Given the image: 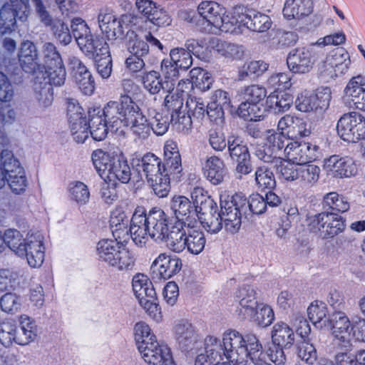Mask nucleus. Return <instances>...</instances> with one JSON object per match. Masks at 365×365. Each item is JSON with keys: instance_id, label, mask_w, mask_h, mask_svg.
Returning <instances> with one entry per match:
<instances>
[{"instance_id": "774afa93", "label": "nucleus", "mask_w": 365, "mask_h": 365, "mask_svg": "<svg viewBox=\"0 0 365 365\" xmlns=\"http://www.w3.org/2000/svg\"><path fill=\"white\" fill-rule=\"evenodd\" d=\"M187 112L195 118L202 120L205 116L206 106L201 98L190 95L186 101Z\"/></svg>"}, {"instance_id": "7c9ffc66", "label": "nucleus", "mask_w": 365, "mask_h": 365, "mask_svg": "<svg viewBox=\"0 0 365 365\" xmlns=\"http://www.w3.org/2000/svg\"><path fill=\"white\" fill-rule=\"evenodd\" d=\"M170 207L177 219L175 223L192 222L197 224V216L192 202L185 196H175L170 203Z\"/></svg>"}, {"instance_id": "412c9836", "label": "nucleus", "mask_w": 365, "mask_h": 365, "mask_svg": "<svg viewBox=\"0 0 365 365\" xmlns=\"http://www.w3.org/2000/svg\"><path fill=\"white\" fill-rule=\"evenodd\" d=\"M317 57V53L314 46L299 48L289 53L287 58V64L292 73L304 74L312 69Z\"/></svg>"}, {"instance_id": "9b49d317", "label": "nucleus", "mask_w": 365, "mask_h": 365, "mask_svg": "<svg viewBox=\"0 0 365 365\" xmlns=\"http://www.w3.org/2000/svg\"><path fill=\"white\" fill-rule=\"evenodd\" d=\"M232 21L236 30L245 26L255 32H264L270 29L272 21L269 16L254 9L242 6L235 7Z\"/></svg>"}, {"instance_id": "39448f33", "label": "nucleus", "mask_w": 365, "mask_h": 365, "mask_svg": "<svg viewBox=\"0 0 365 365\" xmlns=\"http://www.w3.org/2000/svg\"><path fill=\"white\" fill-rule=\"evenodd\" d=\"M96 256L98 260L119 271L130 270L135 265L133 255L116 240H100L96 246Z\"/></svg>"}, {"instance_id": "dca6fc26", "label": "nucleus", "mask_w": 365, "mask_h": 365, "mask_svg": "<svg viewBox=\"0 0 365 365\" xmlns=\"http://www.w3.org/2000/svg\"><path fill=\"white\" fill-rule=\"evenodd\" d=\"M227 149L230 159L236 164L237 178L250 174L252 170L251 155L249 148L239 138L230 137L227 140Z\"/></svg>"}, {"instance_id": "72a5a7b5", "label": "nucleus", "mask_w": 365, "mask_h": 365, "mask_svg": "<svg viewBox=\"0 0 365 365\" xmlns=\"http://www.w3.org/2000/svg\"><path fill=\"white\" fill-rule=\"evenodd\" d=\"M312 11V0H285L282 13L287 20H299L309 16Z\"/></svg>"}, {"instance_id": "a18cd8bd", "label": "nucleus", "mask_w": 365, "mask_h": 365, "mask_svg": "<svg viewBox=\"0 0 365 365\" xmlns=\"http://www.w3.org/2000/svg\"><path fill=\"white\" fill-rule=\"evenodd\" d=\"M298 182L306 187H312L319 181L321 169L314 164L306 163L299 166Z\"/></svg>"}, {"instance_id": "79ce46f5", "label": "nucleus", "mask_w": 365, "mask_h": 365, "mask_svg": "<svg viewBox=\"0 0 365 365\" xmlns=\"http://www.w3.org/2000/svg\"><path fill=\"white\" fill-rule=\"evenodd\" d=\"M20 329H16L17 344L26 345L33 341L36 336V326L34 322L26 315L20 317Z\"/></svg>"}, {"instance_id": "de8ad7c7", "label": "nucleus", "mask_w": 365, "mask_h": 365, "mask_svg": "<svg viewBox=\"0 0 365 365\" xmlns=\"http://www.w3.org/2000/svg\"><path fill=\"white\" fill-rule=\"evenodd\" d=\"M137 166L142 170L146 180L163 171L160 158L150 153L145 154Z\"/></svg>"}, {"instance_id": "aec40b11", "label": "nucleus", "mask_w": 365, "mask_h": 365, "mask_svg": "<svg viewBox=\"0 0 365 365\" xmlns=\"http://www.w3.org/2000/svg\"><path fill=\"white\" fill-rule=\"evenodd\" d=\"M71 26L78 46L84 53L95 52V47L105 42L103 38L92 35L86 23L80 18L73 19Z\"/></svg>"}, {"instance_id": "1a4fd4ad", "label": "nucleus", "mask_w": 365, "mask_h": 365, "mask_svg": "<svg viewBox=\"0 0 365 365\" xmlns=\"http://www.w3.org/2000/svg\"><path fill=\"white\" fill-rule=\"evenodd\" d=\"M43 66L48 81L54 86H62L66 80V68L61 56L56 46L51 42H46L41 48Z\"/></svg>"}, {"instance_id": "13d9d810", "label": "nucleus", "mask_w": 365, "mask_h": 365, "mask_svg": "<svg viewBox=\"0 0 365 365\" xmlns=\"http://www.w3.org/2000/svg\"><path fill=\"white\" fill-rule=\"evenodd\" d=\"M178 68L170 58L163 59L161 62V73L165 79V84L168 92H170L174 88L179 76Z\"/></svg>"}, {"instance_id": "338daca9", "label": "nucleus", "mask_w": 365, "mask_h": 365, "mask_svg": "<svg viewBox=\"0 0 365 365\" xmlns=\"http://www.w3.org/2000/svg\"><path fill=\"white\" fill-rule=\"evenodd\" d=\"M170 57L179 68L187 70L192 64L190 52L182 48L172 49L170 52Z\"/></svg>"}, {"instance_id": "0eeeda50", "label": "nucleus", "mask_w": 365, "mask_h": 365, "mask_svg": "<svg viewBox=\"0 0 365 365\" xmlns=\"http://www.w3.org/2000/svg\"><path fill=\"white\" fill-rule=\"evenodd\" d=\"M199 14L211 26L210 31H220L225 33H235L236 28L231 16L225 15V8L215 1H202L198 7Z\"/></svg>"}, {"instance_id": "bb28decb", "label": "nucleus", "mask_w": 365, "mask_h": 365, "mask_svg": "<svg viewBox=\"0 0 365 365\" xmlns=\"http://www.w3.org/2000/svg\"><path fill=\"white\" fill-rule=\"evenodd\" d=\"M147 223L150 237L157 242H162L166 239L168 242L170 232H168V217L161 209H153L146 213Z\"/></svg>"}, {"instance_id": "6e6d98bb", "label": "nucleus", "mask_w": 365, "mask_h": 365, "mask_svg": "<svg viewBox=\"0 0 365 365\" xmlns=\"http://www.w3.org/2000/svg\"><path fill=\"white\" fill-rule=\"evenodd\" d=\"M51 81L35 83V96L38 106L41 108H46L51 106L53 101V88Z\"/></svg>"}, {"instance_id": "37998d69", "label": "nucleus", "mask_w": 365, "mask_h": 365, "mask_svg": "<svg viewBox=\"0 0 365 365\" xmlns=\"http://www.w3.org/2000/svg\"><path fill=\"white\" fill-rule=\"evenodd\" d=\"M119 156L113 153L98 149L92 153V161L93 165L101 176L106 175L112 167L113 162Z\"/></svg>"}, {"instance_id": "864d4df0", "label": "nucleus", "mask_w": 365, "mask_h": 365, "mask_svg": "<svg viewBox=\"0 0 365 365\" xmlns=\"http://www.w3.org/2000/svg\"><path fill=\"white\" fill-rule=\"evenodd\" d=\"M238 115L246 120L257 121L264 116V110L262 103L242 102L237 110Z\"/></svg>"}, {"instance_id": "423d86ee", "label": "nucleus", "mask_w": 365, "mask_h": 365, "mask_svg": "<svg viewBox=\"0 0 365 365\" xmlns=\"http://www.w3.org/2000/svg\"><path fill=\"white\" fill-rule=\"evenodd\" d=\"M6 183L15 195L24 194L29 184L24 168L10 150L2 151L0 158V189Z\"/></svg>"}, {"instance_id": "3c124183", "label": "nucleus", "mask_w": 365, "mask_h": 365, "mask_svg": "<svg viewBox=\"0 0 365 365\" xmlns=\"http://www.w3.org/2000/svg\"><path fill=\"white\" fill-rule=\"evenodd\" d=\"M200 215L201 223L208 232L215 234L222 230L223 220L221 213L217 212V207H212Z\"/></svg>"}, {"instance_id": "4d7b16f0", "label": "nucleus", "mask_w": 365, "mask_h": 365, "mask_svg": "<svg viewBox=\"0 0 365 365\" xmlns=\"http://www.w3.org/2000/svg\"><path fill=\"white\" fill-rule=\"evenodd\" d=\"M142 83L145 89L150 94H157L161 90L166 91L165 82H163L160 73L155 71L143 73Z\"/></svg>"}, {"instance_id": "a211bd4d", "label": "nucleus", "mask_w": 365, "mask_h": 365, "mask_svg": "<svg viewBox=\"0 0 365 365\" xmlns=\"http://www.w3.org/2000/svg\"><path fill=\"white\" fill-rule=\"evenodd\" d=\"M287 160L301 165L318 159L320 157V148L312 143H299L292 140L283 150Z\"/></svg>"}, {"instance_id": "49530a36", "label": "nucleus", "mask_w": 365, "mask_h": 365, "mask_svg": "<svg viewBox=\"0 0 365 365\" xmlns=\"http://www.w3.org/2000/svg\"><path fill=\"white\" fill-rule=\"evenodd\" d=\"M110 180L117 179L122 183H128L131 177V170L126 160L118 157L113 162L112 167L106 175Z\"/></svg>"}, {"instance_id": "f3484780", "label": "nucleus", "mask_w": 365, "mask_h": 365, "mask_svg": "<svg viewBox=\"0 0 365 365\" xmlns=\"http://www.w3.org/2000/svg\"><path fill=\"white\" fill-rule=\"evenodd\" d=\"M351 64L349 54L343 48H338L319 67L320 75L324 78L335 79L346 73Z\"/></svg>"}, {"instance_id": "7ed1b4c3", "label": "nucleus", "mask_w": 365, "mask_h": 365, "mask_svg": "<svg viewBox=\"0 0 365 365\" xmlns=\"http://www.w3.org/2000/svg\"><path fill=\"white\" fill-rule=\"evenodd\" d=\"M134 337L141 358L148 365H177L170 347L160 344L150 326L145 322L134 326Z\"/></svg>"}, {"instance_id": "8fccbe9b", "label": "nucleus", "mask_w": 365, "mask_h": 365, "mask_svg": "<svg viewBox=\"0 0 365 365\" xmlns=\"http://www.w3.org/2000/svg\"><path fill=\"white\" fill-rule=\"evenodd\" d=\"M325 228L323 239L334 237L345 229L343 217L334 212H325Z\"/></svg>"}, {"instance_id": "ea45409f", "label": "nucleus", "mask_w": 365, "mask_h": 365, "mask_svg": "<svg viewBox=\"0 0 365 365\" xmlns=\"http://www.w3.org/2000/svg\"><path fill=\"white\" fill-rule=\"evenodd\" d=\"M132 286L139 302L145 299H155V290L146 275L140 273L135 274L132 279Z\"/></svg>"}, {"instance_id": "473e14b6", "label": "nucleus", "mask_w": 365, "mask_h": 365, "mask_svg": "<svg viewBox=\"0 0 365 365\" xmlns=\"http://www.w3.org/2000/svg\"><path fill=\"white\" fill-rule=\"evenodd\" d=\"M279 130H287L292 137H307L310 135V125L301 118L291 115H285L278 122Z\"/></svg>"}, {"instance_id": "603ef678", "label": "nucleus", "mask_w": 365, "mask_h": 365, "mask_svg": "<svg viewBox=\"0 0 365 365\" xmlns=\"http://www.w3.org/2000/svg\"><path fill=\"white\" fill-rule=\"evenodd\" d=\"M170 176L163 171L147 180L155 195L159 197H165L168 195L170 190Z\"/></svg>"}, {"instance_id": "0e129e2a", "label": "nucleus", "mask_w": 365, "mask_h": 365, "mask_svg": "<svg viewBox=\"0 0 365 365\" xmlns=\"http://www.w3.org/2000/svg\"><path fill=\"white\" fill-rule=\"evenodd\" d=\"M307 314L312 323L318 327L322 328L323 325L327 327V320L323 321L327 316V308L322 302L316 301L312 303L307 308Z\"/></svg>"}, {"instance_id": "c85d7f7f", "label": "nucleus", "mask_w": 365, "mask_h": 365, "mask_svg": "<svg viewBox=\"0 0 365 365\" xmlns=\"http://www.w3.org/2000/svg\"><path fill=\"white\" fill-rule=\"evenodd\" d=\"M174 335L182 351L193 349L198 341V334L195 327L186 319H181L176 322L174 327Z\"/></svg>"}, {"instance_id": "052dcab7", "label": "nucleus", "mask_w": 365, "mask_h": 365, "mask_svg": "<svg viewBox=\"0 0 365 365\" xmlns=\"http://www.w3.org/2000/svg\"><path fill=\"white\" fill-rule=\"evenodd\" d=\"M197 365H201L200 363H206L209 365H231L227 360V355L222 349H215L213 351L200 354L197 357Z\"/></svg>"}, {"instance_id": "680f3d73", "label": "nucleus", "mask_w": 365, "mask_h": 365, "mask_svg": "<svg viewBox=\"0 0 365 365\" xmlns=\"http://www.w3.org/2000/svg\"><path fill=\"white\" fill-rule=\"evenodd\" d=\"M323 205L339 212H345L349 209L347 199L336 192L327 193L323 197Z\"/></svg>"}, {"instance_id": "bf43d9fd", "label": "nucleus", "mask_w": 365, "mask_h": 365, "mask_svg": "<svg viewBox=\"0 0 365 365\" xmlns=\"http://www.w3.org/2000/svg\"><path fill=\"white\" fill-rule=\"evenodd\" d=\"M267 143L269 144L268 150H272L276 154L283 153V150L292 139L287 138L282 133H277L273 130H268L266 134Z\"/></svg>"}, {"instance_id": "4c0bfd02", "label": "nucleus", "mask_w": 365, "mask_h": 365, "mask_svg": "<svg viewBox=\"0 0 365 365\" xmlns=\"http://www.w3.org/2000/svg\"><path fill=\"white\" fill-rule=\"evenodd\" d=\"M203 173L212 184H220L226 174L223 160L217 156L208 158L203 168Z\"/></svg>"}, {"instance_id": "c756f323", "label": "nucleus", "mask_w": 365, "mask_h": 365, "mask_svg": "<svg viewBox=\"0 0 365 365\" xmlns=\"http://www.w3.org/2000/svg\"><path fill=\"white\" fill-rule=\"evenodd\" d=\"M18 58L21 67L25 72L34 73L40 70L38 51L32 41L27 40L21 43Z\"/></svg>"}, {"instance_id": "e2e57ef3", "label": "nucleus", "mask_w": 365, "mask_h": 365, "mask_svg": "<svg viewBox=\"0 0 365 365\" xmlns=\"http://www.w3.org/2000/svg\"><path fill=\"white\" fill-rule=\"evenodd\" d=\"M255 182L259 188L273 189L276 186V180L273 172L267 165L259 166L255 173Z\"/></svg>"}, {"instance_id": "f03ea898", "label": "nucleus", "mask_w": 365, "mask_h": 365, "mask_svg": "<svg viewBox=\"0 0 365 365\" xmlns=\"http://www.w3.org/2000/svg\"><path fill=\"white\" fill-rule=\"evenodd\" d=\"M222 343L227 360L238 365L250 361L255 365L262 364V346L255 335L244 337L236 330H228L223 334Z\"/></svg>"}, {"instance_id": "2eb2a0df", "label": "nucleus", "mask_w": 365, "mask_h": 365, "mask_svg": "<svg viewBox=\"0 0 365 365\" xmlns=\"http://www.w3.org/2000/svg\"><path fill=\"white\" fill-rule=\"evenodd\" d=\"M67 103V115L71 135L76 142L83 143L90 134L83 109L73 99H68Z\"/></svg>"}, {"instance_id": "4468645a", "label": "nucleus", "mask_w": 365, "mask_h": 365, "mask_svg": "<svg viewBox=\"0 0 365 365\" xmlns=\"http://www.w3.org/2000/svg\"><path fill=\"white\" fill-rule=\"evenodd\" d=\"M331 98L328 87L318 88L315 93L304 91L297 96L295 107L301 112H321L329 106Z\"/></svg>"}, {"instance_id": "cd10ccee", "label": "nucleus", "mask_w": 365, "mask_h": 365, "mask_svg": "<svg viewBox=\"0 0 365 365\" xmlns=\"http://www.w3.org/2000/svg\"><path fill=\"white\" fill-rule=\"evenodd\" d=\"M324 169L336 178H349L357 173V165L349 157L331 155L324 161Z\"/></svg>"}, {"instance_id": "c03bdc74", "label": "nucleus", "mask_w": 365, "mask_h": 365, "mask_svg": "<svg viewBox=\"0 0 365 365\" xmlns=\"http://www.w3.org/2000/svg\"><path fill=\"white\" fill-rule=\"evenodd\" d=\"M129 221L128 217L121 208H116L112 212L110 225L115 237L121 238L125 235H128V224Z\"/></svg>"}, {"instance_id": "f8f14e48", "label": "nucleus", "mask_w": 365, "mask_h": 365, "mask_svg": "<svg viewBox=\"0 0 365 365\" xmlns=\"http://www.w3.org/2000/svg\"><path fill=\"white\" fill-rule=\"evenodd\" d=\"M29 14V0H10L0 9V36L11 33L16 27V20H26Z\"/></svg>"}, {"instance_id": "ddd939ff", "label": "nucleus", "mask_w": 365, "mask_h": 365, "mask_svg": "<svg viewBox=\"0 0 365 365\" xmlns=\"http://www.w3.org/2000/svg\"><path fill=\"white\" fill-rule=\"evenodd\" d=\"M327 327L331 329L333 335V344L341 350L348 351L351 346V322L346 314L341 311H335L327 319Z\"/></svg>"}, {"instance_id": "c9c22d12", "label": "nucleus", "mask_w": 365, "mask_h": 365, "mask_svg": "<svg viewBox=\"0 0 365 365\" xmlns=\"http://www.w3.org/2000/svg\"><path fill=\"white\" fill-rule=\"evenodd\" d=\"M133 17L131 15H123L120 21H118L111 14H100L98 16V23L101 30L106 33L108 37L118 36L122 34V24L130 21Z\"/></svg>"}, {"instance_id": "20e7f679", "label": "nucleus", "mask_w": 365, "mask_h": 365, "mask_svg": "<svg viewBox=\"0 0 365 365\" xmlns=\"http://www.w3.org/2000/svg\"><path fill=\"white\" fill-rule=\"evenodd\" d=\"M192 222L175 223L170 232L168 247L170 250L181 253L187 250L192 255L201 253L205 246L206 239L204 233Z\"/></svg>"}, {"instance_id": "58836bf2", "label": "nucleus", "mask_w": 365, "mask_h": 365, "mask_svg": "<svg viewBox=\"0 0 365 365\" xmlns=\"http://www.w3.org/2000/svg\"><path fill=\"white\" fill-rule=\"evenodd\" d=\"M210 47L218 54L230 59H240L244 55L242 46L218 38H212L210 40Z\"/></svg>"}, {"instance_id": "4be33fe9", "label": "nucleus", "mask_w": 365, "mask_h": 365, "mask_svg": "<svg viewBox=\"0 0 365 365\" xmlns=\"http://www.w3.org/2000/svg\"><path fill=\"white\" fill-rule=\"evenodd\" d=\"M182 268V261L161 253L151 264V277L153 280H166L178 273Z\"/></svg>"}, {"instance_id": "393cba45", "label": "nucleus", "mask_w": 365, "mask_h": 365, "mask_svg": "<svg viewBox=\"0 0 365 365\" xmlns=\"http://www.w3.org/2000/svg\"><path fill=\"white\" fill-rule=\"evenodd\" d=\"M365 77L351 78L344 89V100L349 107L365 110Z\"/></svg>"}, {"instance_id": "f257e3e1", "label": "nucleus", "mask_w": 365, "mask_h": 365, "mask_svg": "<svg viewBox=\"0 0 365 365\" xmlns=\"http://www.w3.org/2000/svg\"><path fill=\"white\" fill-rule=\"evenodd\" d=\"M106 115L115 128L129 127L133 135L140 140L147 139L153 131L163 135L169 128L168 118L160 113L148 121L140 107L128 95L122 96L120 102L110 101L105 110Z\"/></svg>"}, {"instance_id": "b1692460", "label": "nucleus", "mask_w": 365, "mask_h": 365, "mask_svg": "<svg viewBox=\"0 0 365 365\" xmlns=\"http://www.w3.org/2000/svg\"><path fill=\"white\" fill-rule=\"evenodd\" d=\"M68 65L81 91L87 96L93 94L96 84L94 78L87 67L78 58L73 56H69Z\"/></svg>"}, {"instance_id": "6e6552de", "label": "nucleus", "mask_w": 365, "mask_h": 365, "mask_svg": "<svg viewBox=\"0 0 365 365\" xmlns=\"http://www.w3.org/2000/svg\"><path fill=\"white\" fill-rule=\"evenodd\" d=\"M220 205L225 230L232 234L237 232L242 224V213L247 210L246 197L242 193H236L221 200Z\"/></svg>"}, {"instance_id": "9d476101", "label": "nucleus", "mask_w": 365, "mask_h": 365, "mask_svg": "<svg viewBox=\"0 0 365 365\" xmlns=\"http://www.w3.org/2000/svg\"><path fill=\"white\" fill-rule=\"evenodd\" d=\"M339 136L348 143H357L365 138V117L358 112L344 113L338 120Z\"/></svg>"}, {"instance_id": "a19ab883", "label": "nucleus", "mask_w": 365, "mask_h": 365, "mask_svg": "<svg viewBox=\"0 0 365 365\" xmlns=\"http://www.w3.org/2000/svg\"><path fill=\"white\" fill-rule=\"evenodd\" d=\"M272 341L277 346L289 348L294 342L292 329L284 322H277L272 327Z\"/></svg>"}, {"instance_id": "2f4dec72", "label": "nucleus", "mask_w": 365, "mask_h": 365, "mask_svg": "<svg viewBox=\"0 0 365 365\" xmlns=\"http://www.w3.org/2000/svg\"><path fill=\"white\" fill-rule=\"evenodd\" d=\"M108 106V104L105 106L102 113L101 110H98L96 113V110L93 112H89V122L88 128L90 134L92 138L97 141L103 140L108 134V124L115 131H118V129H115L112 125L108 119V117L106 115L105 110Z\"/></svg>"}, {"instance_id": "f704fd0d", "label": "nucleus", "mask_w": 365, "mask_h": 365, "mask_svg": "<svg viewBox=\"0 0 365 365\" xmlns=\"http://www.w3.org/2000/svg\"><path fill=\"white\" fill-rule=\"evenodd\" d=\"M94 58L98 73L103 78H108L112 71V60L108 44L105 41L100 46L95 47V52L85 53Z\"/></svg>"}, {"instance_id": "a878e982", "label": "nucleus", "mask_w": 365, "mask_h": 365, "mask_svg": "<svg viewBox=\"0 0 365 365\" xmlns=\"http://www.w3.org/2000/svg\"><path fill=\"white\" fill-rule=\"evenodd\" d=\"M128 230L137 246L143 247L146 245L150 237V232L147 223L146 212L143 207L135 208Z\"/></svg>"}, {"instance_id": "5fc2aeb1", "label": "nucleus", "mask_w": 365, "mask_h": 365, "mask_svg": "<svg viewBox=\"0 0 365 365\" xmlns=\"http://www.w3.org/2000/svg\"><path fill=\"white\" fill-rule=\"evenodd\" d=\"M253 312L247 317L251 318L259 326L266 327L270 325L274 319L273 309L266 304L259 303L257 308L254 309Z\"/></svg>"}, {"instance_id": "6ab92c4d", "label": "nucleus", "mask_w": 365, "mask_h": 365, "mask_svg": "<svg viewBox=\"0 0 365 365\" xmlns=\"http://www.w3.org/2000/svg\"><path fill=\"white\" fill-rule=\"evenodd\" d=\"M18 255L26 257L30 267H40L45 256L43 235L40 232L29 234L25 238L24 247L18 252Z\"/></svg>"}, {"instance_id": "5701e85b", "label": "nucleus", "mask_w": 365, "mask_h": 365, "mask_svg": "<svg viewBox=\"0 0 365 365\" xmlns=\"http://www.w3.org/2000/svg\"><path fill=\"white\" fill-rule=\"evenodd\" d=\"M36 11L41 21L46 26H51V29L56 39L63 45L70 43L72 39L68 26L61 20H53L48 12L46 10L41 0H32Z\"/></svg>"}, {"instance_id": "69168bd1", "label": "nucleus", "mask_w": 365, "mask_h": 365, "mask_svg": "<svg viewBox=\"0 0 365 365\" xmlns=\"http://www.w3.org/2000/svg\"><path fill=\"white\" fill-rule=\"evenodd\" d=\"M4 246L7 245L17 255L20 249L24 245L25 239L23 238L21 233L16 229H9L6 230L3 236Z\"/></svg>"}, {"instance_id": "09e8293b", "label": "nucleus", "mask_w": 365, "mask_h": 365, "mask_svg": "<svg viewBox=\"0 0 365 365\" xmlns=\"http://www.w3.org/2000/svg\"><path fill=\"white\" fill-rule=\"evenodd\" d=\"M68 192L70 200L78 205H85L90 200L91 194L88 187L81 181L76 180L70 182Z\"/></svg>"}, {"instance_id": "e433bc0d", "label": "nucleus", "mask_w": 365, "mask_h": 365, "mask_svg": "<svg viewBox=\"0 0 365 365\" xmlns=\"http://www.w3.org/2000/svg\"><path fill=\"white\" fill-rule=\"evenodd\" d=\"M236 298L240 304V312L244 316L252 314L254 309L257 308V292L250 285L240 287L237 292Z\"/></svg>"}]
</instances>
